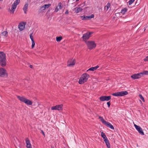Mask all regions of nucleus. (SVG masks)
Wrapping results in <instances>:
<instances>
[{
	"label": "nucleus",
	"instance_id": "c9c22d12",
	"mask_svg": "<svg viewBox=\"0 0 148 148\" xmlns=\"http://www.w3.org/2000/svg\"><path fill=\"white\" fill-rule=\"evenodd\" d=\"M58 6L59 7L60 9H61L62 8V6H61V3L60 2L58 3Z\"/></svg>",
	"mask_w": 148,
	"mask_h": 148
},
{
	"label": "nucleus",
	"instance_id": "39448f33",
	"mask_svg": "<svg viewBox=\"0 0 148 148\" xmlns=\"http://www.w3.org/2000/svg\"><path fill=\"white\" fill-rule=\"evenodd\" d=\"M86 43L87 46L88 48L90 50L93 49L96 46V44L94 41H86Z\"/></svg>",
	"mask_w": 148,
	"mask_h": 148
},
{
	"label": "nucleus",
	"instance_id": "37998d69",
	"mask_svg": "<svg viewBox=\"0 0 148 148\" xmlns=\"http://www.w3.org/2000/svg\"><path fill=\"white\" fill-rule=\"evenodd\" d=\"M29 67L30 68H32H32H33V66H32V65H29Z\"/></svg>",
	"mask_w": 148,
	"mask_h": 148
},
{
	"label": "nucleus",
	"instance_id": "9b49d317",
	"mask_svg": "<svg viewBox=\"0 0 148 148\" xmlns=\"http://www.w3.org/2000/svg\"><path fill=\"white\" fill-rule=\"evenodd\" d=\"M142 77L141 72L137 73H135L131 76V77L133 79H138Z\"/></svg>",
	"mask_w": 148,
	"mask_h": 148
},
{
	"label": "nucleus",
	"instance_id": "dca6fc26",
	"mask_svg": "<svg viewBox=\"0 0 148 148\" xmlns=\"http://www.w3.org/2000/svg\"><path fill=\"white\" fill-rule=\"evenodd\" d=\"M16 7V6L14 4H13L12 5L11 8V10H10V12H12V14H13L14 13V11H15V9Z\"/></svg>",
	"mask_w": 148,
	"mask_h": 148
},
{
	"label": "nucleus",
	"instance_id": "6e6552de",
	"mask_svg": "<svg viewBox=\"0 0 148 148\" xmlns=\"http://www.w3.org/2000/svg\"><path fill=\"white\" fill-rule=\"evenodd\" d=\"M0 76L2 77H7L8 74L6 70L3 68H0Z\"/></svg>",
	"mask_w": 148,
	"mask_h": 148
},
{
	"label": "nucleus",
	"instance_id": "f03ea898",
	"mask_svg": "<svg viewBox=\"0 0 148 148\" xmlns=\"http://www.w3.org/2000/svg\"><path fill=\"white\" fill-rule=\"evenodd\" d=\"M89 77V75L86 73L83 74L80 78L78 83L80 84H82L86 82Z\"/></svg>",
	"mask_w": 148,
	"mask_h": 148
},
{
	"label": "nucleus",
	"instance_id": "c03bdc74",
	"mask_svg": "<svg viewBox=\"0 0 148 148\" xmlns=\"http://www.w3.org/2000/svg\"><path fill=\"white\" fill-rule=\"evenodd\" d=\"M27 147V148H32L31 146H30V147Z\"/></svg>",
	"mask_w": 148,
	"mask_h": 148
},
{
	"label": "nucleus",
	"instance_id": "393cba45",
	"mask_svg": "<svg viewBox=\"0 0 148 148\" xmlns=\"http://www.w3.org/2000/svg\"><path fill=\"white\" fill-rule=\"evenodd\" d=\"M62 39V36L57 37H56V40L58 42L60 41Z\"/></svg>",
	"mask_w": 148,
	"mask_h": 148
},
{
	"label": "nucleus",
	"instance_id": "2f4dec72",
	"mask_svg": "<svg viewBox=\"0 0 148 148\" xmlns=\"http://www.w3.org/2000/svg\"><path fill=\"white\" fill-rule=\"evenodd\" d=\"M32 48H33L34 47V45H35V43L34 41H32Z\"/></svg>",
	"mask_w": 148,
	"mask_h": 148
},
{
	"label": "nucleus",
	"instance_id": "4468645a",
	"mask_svg": "<svg viewBox=\"0 0 148 148\" xmlns=\"http://www.w3.org/2000/svg\"><path fill=\"white\" fill-rule=\"evenodd\" d=\"M25 25L23 23H20L18 25V28L20 30H23L25 28Z\"/></svg>",
	"mask_w": 148,
	"mask_h": 148
},
{
	"label": "nucleus",
	"instance_id": "a211bd4d",
	"mask_svg": "<svg viewBox=\"0 0 148 148\" xmlns=\"http://www.w3.org/2000/svg\"><path fill=\"white\" fill-rule=\"evenodd\" d=\"M104 140L108 148H110V145L109 141L108 139H105Z\"/></svg>",
	"mask_w": 148,
	"mask_h": 148
},
{
	"label": "nucleus",
	"instance_id": "6ab92c4d",
	"mask_svg": "<svg viewBox=\"0 0 148 148\" xmlns=\"http://www.w3.org/2000/svg\"><path fill=\"white\" fill-rule=\"evenodd\" d=\"M99 67V66L98 65H97L96 66L93 67H92L90 68L87 71H93L95 70H96L97 69H98Z\"/></svg>",
	"mask_w": 148,
	"mask_h": 148
},
{
	"label": "nucleus",
	"instance_id": "ea45409f",
	"mask_svg": "<svg viewBox=\"0 0 148 148\" xmlns=\"http://www.w3.org/2000/svg\"><path fill=\"white\" fill-rule=\"evenodd\" d=\"M65 13L66 14H68L69 13V11H68V10H66V11Z\"/></svg>",
	"mask_w": 148,
	"mask_h": 148
},
{
	"label": "nucleus",
	"instance_id": "f3484780",
	"mask_svg": "<svg viewBox=\"0 0 148 148\" xmlns=\"http://www.w3.org/2000/svg\"><path fill=\"white\" fill-rule=\"evenodd\" d=\"M25 142L26 144V147H30L31 146V144L30 143V141L28 138H27L25 139Z\"/></svg>",
	"mask_w": 148,
	"mask_h": 148
},
{
	"label": "nucleus",
	"instance_id": "c756f323",
	"mask_svg": "<svg viewBox=\"0 0 148 148\" xmlns=\"http://www.w3.org/2000/svg\"><path fill=\"white\" fill-rule=\"evenodd\" d=\"M135 1V0H129L128 2L129 5H131Z\"/></svg>",
	"mask_w": 148,
	"mask_h": 148
},
{
	"label": "nucleus",
	"instance_id": "f8f14e48",
	"mask_svg": "<svg viewBox=\"0 0 148 148\" xmlns=\"http://www.w3.org/2000/svg\"><path fill=\"white\" fill-rule=\"evenodd\" d=\"M134 126L139 134L143 135H144V133L143 131L142 128L140 126L135 124H134Z\"/></svg>",
	"mask_w": 148,
	"mask_h": 148
},
{
	"label": "nucleus",
	"instance_id": "b1692460",
	"mask_svg": "<svg viewBox=\"0 0 148 148\" xmlns=\"http://www.w3.org/2000/svg\"><path fill=\"white\" fill-rule=\"evenodd\" d=\"M20 3V0H16L14 2L13 4L17 6Z\"/></svg>",
	"mask_w": 148,
	"mask_h": 148
},
{
	"label": "nucleus",
	"instance_id": "473e14b6",
	"mask_svg": "<svg viewBox=\"0 0 148 148\" xmlns=\"http://www.w3.org/2000/svg\"><path fill=\"white\" fill-rule=\"evenodd\" d=\"M30 38L31 40L32 41H34L33 37L32 36V33L30 34Z\"/></svg>",
	"mask_w": 148,
	"mask_h": 148
},
{
	"label": "nucleus",
	"instance_id": "de8ad7c7",
	"mask_svg": "<svg viewBox=\"0 0 148 148\" xmlns=\"http://www.w3.org/2000/svg\"><path fill=\"white\" fill-rule=\"evenodd\" d=\"M140 101L141 102V100H140Z\"/></svg>",
	"mask_w": 148,
	"mask_h": 148
},
{
	"label": "nucleus",
	"instance_id": "2eb2a0df",
	"mask_svg": "<svg viewBox=\"0 0 148 148\" xmlns=\"http://www.w3.org/2000/svg\"><path fill=\"white\" fill-rule=\"evenodd\" d=\"M28 6V4L27 3H26L25 4L23 8V10L25 14H26L27 13Z\"/></svg>",
	"mask_w": 148,
	"mask_h": 148
},
{
	"label": "nucleus",
	"instance_id": "49530a36",
	"mask_svg": "<svg viewBox=\"0 0 148 148\" xmlns=\"http://www.w3.org/2000/svg\"><path fill=\"white\" fill-rule=\"evenodd\" d=\"M3 0H0V1H3Z\"/></svg>",
	"mask_w": 148,
	"mask_h": 148
},
{
	"label": "nucleus",
	"instance_id": "0eeeda50",
	"mask_svg": "<svg viewBox=\"0 0 148 148\" xmlns=\"http://www.w3.org/2000/svg\"><path fill=\"white\" fill-rule=\"evenodd\" d=\"M93 32H88L83 35L82 38L86 42L89 38L90 36Z\"/></svg>",
	"mask_w": 148,
	"mask_h": 148
},
{
	"label": "nucleus",
	"instance_id": "e433bc0d",
	"mask_svg": "<svg viewBox=\"0 0 148 148\" xmlns=\"http://www.w3.org/2000/svg\"><path fill=\"white\" fill-rule=\"evenodd\" d=\"M59 10V9L58 8V6H57L55 10V12H57Z\"/></svg>",
	"mask_w": 148,
	"mask_h": 148
},
{
	"label": "nucleus",
	"instance_id": "72a5a7b5",
	"mask_svg": "<svg viewBox=\"0 0 148 148\" xmlns=\"http://www.w3.org/2000/svg\"><path fill=\"white\" fill-rule=\"evenodd\" d=\"M2 34L4 36H6L8 34V32L7 31H4L3 33H2Z\"/></svg>",
	"mask_w": 148,
	"mask_h": 148
},
{
	"label": "nucleus",
	"instance_id": "4be33fe9",
	"mask_svg": "<svg viewBox=\"0 0 148 148\" xmlns=\"http://www.w3.org/2000/svg\"><path fill=\"white\" fill-rule=\"evenodd\" d=\"M101 136L105 140V139H108L105 134V133L103 132H102L101 133Z\"/></svg>",
	"mask_w": 148,
	"mask_h": 148
},
{
	"label": "nucleus",
	"instance_id": "79ce46f5",
	"mask_svg": "<svg viewBox=\"0 0 148 148\" xmlns=\"http://www.w3.org/2000/svg\"><path fill=\"white\" fill-rule=\"evenodd\" d=\"M41 133H42L43 134V135L44 136H45V133L43 131V130H41Z\"/></svg>",
	"mask_w": 148,
	"mask_h": 148
},
{
	"label": "nucleus",
	"instance_id": "bb28decb",
	"mask_svg": "<svg viewBox=\"0 0 148 148\" xmlns=\"http://www.w3.org/2000/svg\"><path fill=\"white\" fill-rule=\"evenodd\" d=\"M44 7L46 9V8H48L51 5V4H45L43 5Z\"/></svg>",
	"mask_w": 148,
	"mask_h": 148
},
{
	"label": "nucleus",
	"instance_id": "a18cd8bd",
	"mask_svg": "<svg viewBox=\"0 0 148 148\" xmlns=\"http://www.w3.org/2000/svg\"><path fill=\"white\" fill-rule=\"evenodd\" d=\"M79 0H76V1H78Z\"/></svg>",
	"mask_w": 148,
	"mask_h": 148
},
{
	"label": "nucleus",
	"instance_id": "f257e3e1",
	"mask_svg": "<svg viewBox=\"0 0 148 148\" xmlns=\"http://www.w3.org/2000/svg\"><path fill=\"white\" fill-rule=\"evenodd\" d=\"M6 60L5 54L3 52H0V64L1 66L4 67L6 66Z\"/></svg>",
	"mask_w": 148,
	"mask_h": 148
},
{
	"label": "nucleus",
	"instance_id": "aec40b11",
	"mask_svg": "<svg viewBox=\"0 0 148 148\" xmlns=\"http://www.w3.org/2000/svg\"><path fill=\"white\" fill-rule=\"evenodd\" d=\"M127 8H124L121 10V13L123 14H124L127 12Z\"/></svg>",
	"mask_w": 148,
	"mask_h": 148
},
{
	"label": "nucleus",
	"instance_id": "9d476101",
	"mask_svg": "<svg viewBox=\"0 0 148 148\" xmlns=\"http://www.w3.org/2000/svg\"><path fill=\"white\" fill-rule=\"evenodd\" d=\"M62 104L57 105L55 106L52 107L51 109L52 110H62Z\"/></svg>",
	"mask_w": 148,
	"mask_h": 148
},
{
	"label": "nucleus",
	"instance_id": "a19ab883",
	"mask_svg": "<svg viewBox=\"0 0 148 148\" xmlns=\"http://www.w3.org/2000/svg\"><path fill=\"white\" fill-rule=\"evenodd\" d=\"M75 10V12L76 13H78V12H79V11L77 9V8L76 9H75V10Z\"/></svg>",
	"mask_w": 148,
	"mask_h": 148
},
{
	"label": "nucleus",
	"instance_id": "5701e85b",
	"mask_svg": "<svg viewBox=\"0 0 148 148\" xmlns=\"http://www.w3.org/2000/svg\"><path fill=\"white\" fill-rule=\"evenodd\" d=\"M142 74V76L144 75H148V71H145L141 72Z\"/></svg>",
	"mask_w": 148,
	"mask_h": 148
},
{
	"label": "nucleus",
	"instance_id": "09e8293b",
	"mask_svg": "<svg viewBox=\"0 0 148 148\" xmlns=\"http://www.w3.org/2000/svg\"><path fill=\"white\" fill-rule=\"evenodd\" d=\"M54 148V147H53V148Z\"/></svg>",
	"mask_w": 148,
	"mask_h": 148
},
{
	"label": "nucleus",
	"instance_id": "58836bf2",
	"mask_svg": "<svg viewBox=\"0 0 148 148\" xmlns=\"http://www.w3.org/2000/svg\"><path fill=\"white\" fill-rule=\"evenodd\" d=\"M107 104L108 106V107L109 108L110 107L111 104L110 101L108 102L107 103Z\"/></svg>",
	"mask_w": 148,
	"mask_h": 148
},
{
	"label": "nucleus",
	"instance_id": "20e7f679",
	"mask_svg": "<svg viewBox=\"0 0 148 148\" xmlns=\"http://www.w3.org/2000/svg\"><path fill=\"white\" fill-rule=\"evenodd\" d=\"M99 118L100 119L101 122L103 124L106 125L107 127L110 128L112 130L114 129L113 126L110 123L105 121L102 117L99 116Z\"/></svg>",
	"mask_w": 148,
	"mask_h": 148
},
{
	"label": "nucleus",
	"instance_id": "a878e982",
	"mask_svg": "<svg viewBox=\"0 0 148 148\" xmlns=\"http://www.w3.org/2000/svg\"><path fill=\"white\" fill-rule=\"evenodd\" d=\"M45 8L44 7L43 5H42L40 8L39 10V11L40 12H43L44 10H45Z\"/></svg>",
	"mask_w": 148,
	"mask_h": 148
},
{
	"label": "nucleus",
	"instance_id": "ddd939ff",
	"mask_svg": "<svg viewBox=\"0 0 148 148\" xmlns=\"http://www.w3.org/2000/svg\"><path fill=\"white\" fill-rule=\"evenodd\" d=\"M75 61L74 59H71L68 61L67 66H73L75 64Z\"/></svg>",
	"mask_w": 148,
	"mask_h": 148
},
{
	"label": "nucleus",
	"instance_id": "c85d7f7f",
	"mask_svg": "<svg viewBox=\"0 0 148 148\" xmlns=\"http://www.w3.org/2000/svg\"><path fill=\"white\" fill-rule=\"evenodd\" d=\"M139 97L140 98V99L144 102L145 101L144 99V97H143L142 95L141 94H139L138 95Z\"/></svg>",
	"mask_w": 148,
	"mask_h": 148
},
{
	"label": "nucleus",
	"instance_id": "cd10ccee",
	"mask_svg": "<svg viewBox=\"0 0 148 148\" xmlns=\"http://www.w3.org/2000/svg\"><path fill=\"white\" fill-rule=\"evenodd\" d=\"M77 8V9L78 10L79 12H81L83 10L82 8L80 7L75 8L74 9V10L76 9Z\"/></svg>",
	"mask_w": 148,
	"mask_h": 148
},
{
	"label": "nucleus",
	"instance_id": "7ed1b4c3",
	"mask_svg": "<svg viewBox=\"0 0 148 148\" xmlns=\"http://www.w3.org/2000/svg\"><path fill=\"white\" fill-rule=\"evenodd\" d=\"M17 97L20 101L25 103L27 105H32V102L31 100L24 97L18 96Z\"/></svg>",
	"mask_w": 148,
	"mask_h": 148
},
{
	"label": "nucleus",
	"instance_id": "1a4fd4ad",
	"mask_svg": "<svg viewBox=\"0 0 148 148\" xmlns=\"http://www.w3.org/2000/svg\"><path fill=\"white\" fill-rule=\"evenodd\" d=\"M111 99V96H101L99 98L100 101H108L110 100Z\"/></svg>",
	"mask_w": 148,
	"mask_h": 148
},
{
	"label": "nucleus",
	"instance_id": "4c0bfd02",
	"mask_svg": "<svg viewBox=\"0 0 148 148\" xmlns=\"http://www.w3.org/2000/svg\"><path fill=\"white\" fill-rule=\"evenodd\" d=\"M144 60L145 62L148 61V56H147L144 59Z\"/></svg>",
	"mask_w": 148,
	"mask_h": 148
},
{
	"label": "nucleus",
	"instance_id": "7c9ffc66",
	"mask_svg": "<svg viewBox=\"0 0 148 148\" xmlns=\"http://www.w3.org/2000/svg\"><path fill=\"white\" fill-rule=\"evenodd\" d=\"M94 16L93 14H92L90 16H87L88 19H90L92 18H93L94 17Z\"/></svg>",
	"mask_w": 148,
	"mask_h": 148
},
{
	"label": "nucleus",
	"instance_id": "412c9836",
	"mask_svg": "<svg viewBox=\"0 0 148 148\" xmlns=\"http://www.w3.org/2000/svg\"><path fill=\"white\" fill-rule=\"evenodd\" d=\"M110 3H108L106 6H105L104 8V9L105 10H107L110 7Z\"/></svg>",
	"mask_w": 148,
	"mask_h": 148
},
{
	"label": "nucleus",
	"instance_id": "f704fd0d",
	"mask_svg": "<svg viewBox=\"0 0 148 148\" xmlns=\"http://www.w3.org/2000/svg\"><path fill=\"white\" fill-rule=\"evenodd\" d=\"M82 17H83V18H82V19L83 20H86V19H88V17H87V16H83Z\"/></svg>",
	"mask_w": 148,
	"mask_h": 148
},
{
	"label": "nucleus",
	"instance_id": "423d86ee",
	"mask_svg": "<svg viewBox=\"0 0 148 148\" xmlns=\"http://www.w3.org/2000/svg\"><path fill=\"white\" fill-rule=\"evenodd\" d=\"M128 94V92L127 91H123L113 93L112 95L115 97H122L125 95H127Z\"/></svg>",
	"mask_w": 148,
	"mask_h": 148
}]
</instances>
